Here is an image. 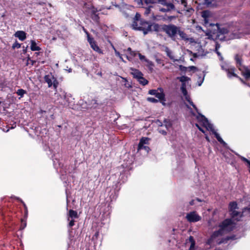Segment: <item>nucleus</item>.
Wrapping results in <instances>:
<instances>
[{"label": "nucleus", "mask_w": 250, "mask_h": 250, "mask_svg": "<svg viewBox=\"0 0 250 250\" xmlns=\"http://www.w3.org/2000/svg\"><path fill=\"white\" fill-rule=\"evenodd\" d=\"M156 25H159V24L141 18V15L137 12L133 18L130 27L134 30L142 31L144 35H146L149 32H158V31L155 29Z\"/></svg>", "instance_id": "nucleus-1"}, {"label": "nucleus", "mask_w": 250, "mask_h": 250, "mask_svg": "<svg viewBox=\"0 0 250 250\" xmlns=\"http://www.w3.org/2000/svg\"><path fill=\"white\" fill-rule=\"evenodd\" d=\"M155 29L158 31V32L163 31L165 32L167 36L171 38L172 40H175V37L177 34L179 27L173 24H159L156 25Z\"/></svg>", "instance_id": "nucleus-2"}, {"label": "nucleus", "mask_w": 250, "mask_h": 250, "mask_svg": "<svg viewBox=\"0 0 250 250\" xmlns=\"http://www.w3.org/2000/svg\"><path fill=\"white\" fill-rule=\"evenodd\" d=\"M235 223L231 219H226L221 222L219 227L224 232H229L232 231L234 228Z\"/></svg>", "instance_id": "nucleus-3"}, {"label": "nucleus", "mask_w": 250, "mask_h": 250, "mask_svg": "<svg viewBox=\"0 0 250 250\" xmlns=\"http://www.w3.org/2000/svg\"><path fill=\"white\" fill-rule=\"evenodd\" d=\"M155 1L154 3L164 6V7L159 8V11L162 12H168L175 9L174 5L170 2H167V0H155Z\"/></svg>", "instance_id": "nucleus-4"}, {"label": "nucleus", "mask_w": 250, "mask_h": 250, "mask_svg": "<svg viewBox=\"0 0 250 250\" xmlns=\"http://www.w3.org/2000/svg\"><path fill=\"white\" fill-rule=\"evenodd\" d=\"M44 81L48 84V87L53 86L54 89L56 90L59 85V82L51 73L45 75L44 77Z\"/></svg>", "instance_id": "nucleus-5"}, {"label": "nucleus", "mask_w": 250, "mask_h": 250, "mask_svg": "<svg viewBox=\"0 0 250 250\" xmlns=\"http://www.w3.org/2000/svg\"><path fill=\"white\" fill-rule=\"evenodd\" d=\"M186 219L189 222H196L201 219V217L195 211H191L187 213Z\"/></svg>", "instance_id": "nucleus-6"}, {"label": "nucleus", "mask_w": 250, "mask_h": 250, "mask_svg": "<svg viewBox=\"0 0 250 250\" xmlns=\"http://www.w3.org/2000/svg\"><path fill=\"white\" fill-rule=\"evenodd\" d=\"M87 42H89L90 47L93 50L99 54H103V51L100 48L96 42L94 40V39L93 37H91L88 39L87 40Z\"/></svg>", "instance_id": "nucleus-7"}, {"label": "nucleus", "mask_w": 250, "mask_h": 250, "mask_svg": "<svg viewBox=\"0 0 250 250\" xmlns=\"http://www.w3.org/2000/svg\"><path fill=\"white\" fill-rule=\"evenodd\" d=\"M224 234V233L219 228L218 230L214 231L212 233L210 237L208 239V243H211L214 239L219 236L223 235Z\"/></svg>", "instance_id": "nucleus-8"}, {"label": "nucleus", "mask_w": 250, "mask_h": 250, "mask_svg": "<svg viewBox=\"0 0 250 250\" xmlns=\"http://www.w3.org/2000/svg\"><path fill=\"white\" fill-rule=\"evenodd\" d=\"M235 68L234 66H230L228 68H225V71L227 73V76L231 78L232 77H238V76L234 73Z\"/></svg>", "instance_id": "nucleus-9"}, {"label": "nucleus", "mask_w": 250, "mask_h": 250, "mask_svg": "<svg viewBox=\"0 0 250 250\" xmlns=\"http://www.w3.org/2000/svg\"><path fill=\"white\" fill-rule=\"evenodd\" d=\"M14 36L21 41H23L26 39V33L23 31H17Z\"/></svg>", "instance_id": "nucleus-10"}, {"label": "nucleus", "mask_w": 250, "mask_h": 250, "mask_svg": "<svg viewBox=\"0 0 250 250\" xmlns=\"http://www.w3.org/2000/svg\"><path fill=\"white\" fill-rule=\"evenodd\" d=\"M159 89L161 90V92H157L156 93V94L155 95V97L157 98L160 101H162V103L163 105L165 104V101H166L165 98V94L164 93L163 89L162 88H159Z\"/></svg>", "instance_id": "nucleus-11"}, {"label": "nucleus", "mask_w": 250, "mask_h": 250, "mask_svg": "<svg viewBox=\"0 0 250 250\" xmlns=\"http://www.w3.org/2000/svg\"><path fill=\"white\" fill-rule=\"evenodd\" d=\"M196 119L198 122L202 124V125H205V123H208V119L201 113L198 112V115L196 116Z\"/></svg>", "instance_id": "nucleus-12"}, {"label": "nucleus", "mask_w": 250, "mask_h": 250, "mask_svg": "<svg viewBox=\"0 0 250 250\" xmlns=\"http://www.w3.org/2000/svg\"><path fill=\"white\" fill-rule=\"evenodd\" d=\"M132 71L133 72H131V74L133 78L136 79L137 80L143 77V74L138 69H133Z\"/></svg>", "instance_id": "nucleus-13"}, {"label": "nucleus", "mask_w": 250, "mask_h": 250, "mask_svg": "<svg viewBox=\"0 0 250 250\" xmlns=\"http://www.w3.org/2000/svg\"><path fill=\"white\" fill-rule=\"evenodd\" d=\"M79 218L78 212L76 210L73 209H70L68 214L67 220L69 221L70 218L71 219H77Z\"/></svg>", "instance_id": "nucleus-14"}, {"label": "nucleus", "mask_w": 250, "mask_h": 250, "mask_svg": "<svg viewBox=\"0 0 250 250\" xmlns=\"http://www.w3.org/2000/svg\"><path fill=\"white\" fill-rule=\"evenodd\" d=\"M202 16L204 19L205 23L206 25L208 24V18L210 16V12L208 10H204L202 13Z\"/></svg>", "instance_id": "nucleus-15"}, {"label": "nucleus", "mask_w": 250, "mask_h": 250, "mask_svg": "<svg viewBox=\"0 0 250 250\" xmlns=\"http://www.w3.org/2000/svg\"><path fill=\"white\" fill-rule=\"evenodd\" d=\"M177 34L179 35L181 39L184 41H188V37L187 34L183 31L181 30V28L179 27L178 31L177 32Z\"/></svg>", "instance_id": "nucleus-16"}, {"label": "nucleus", "mask_w": 250, "mask_h": 250, "mask_svg": "<svg viewBox=\"0 0 250 250\" xmlns=\"http://www.w3.org/2000/svg\"><path fill=\"white\" fill-rule=\"evenodd\" d=\"M30 42H31L30 49L32 51H40L41 50V47L37 46L35 41L31 40Z\"/></svg>", "instance_id": "nucleus-17"}, {"label": "nucleus", "mask_w": 250, "mask_h": 250, "mask_svg": "<svg viewBox=\"0 0 250 250\" xmlns=\"http://www.w3.org/2000/svg\"><path fill=\"white\" fill-rule=\"evenodd\" d=\"M90 17L98 26H100V17L98 14H91Z\"/></svg>", "instance_id": "nucleus-18"}, {"label": "nucleus", "mask_w": 250, "mask_h": 250, "mask_svg": "<svg viewBox=\"0 0 250 250\" xmlns=\"http://www.w3.org/2000/svg\"><path fill=\"white\" fill-rule=\"evenodd\" d=\"M181 4H182L186 10L188 12H193L194 9L191 7H188L187 0H180Z\"/></svg>", "instance_id": "nucleus-19"}, {"label": "nucleus", "mask_w": 250, "mask_h": 250, "mask_svg": "<svg viewBox=\"0 0 250 250\" xmlns=\"http://www.w3.org/2000/svg\"><path fill=\"white\" fill-rule=\"evenodd\" d=\"M235 238V236L233 235L230 236H227L225 238H223L221 239L220 241L218 242V244H221L222 243H226L229 240H234Z\"/></svg>", "instance_id": "nucleus-20"}, {"label": "nucleus", "mask_w": 250, "mask_h": 250, "mask_svg": "<svg viewBox=\"0 0 250 250\" xmlns=\"http://www.w3.org/2000/svg\"><path fill=\"white\" fill-rule=\"evenodd\" d=\"M43 55V53L42 52H35L34 53V55L37 57V61L39 63H41L42 64H43L45 62V61L44 60H42L41 56H42Z\"/></svg>", "instance_id": "nucleus-21"}, {"label": "nucleus", "mask_w": 250, "mask_h": 250, "mask_svg": "<svg viewBox=\"0 0 250 250\" xmlns=\"http://www.w3.org/2000/svg\"><path fill=\"white\" fill-rule=\"evenodd\" d=\"M205 125H203V126L205 127L208 130H210L212 132V133L215 131L213 128L212 125L209 122L208 120V123H205Z\"/></svg>", "instance_id": "nucleus-22"}, {"label": "nucleus", "mask_w": 250, "mask_h": 250, "mask_svg": "<svg viewBox=\"0 0 250 250\" xmlns=\"http://www.w3.org/2000/svg\"><path fill=\"white\" fill-rule=\"evenodd\" d=\"M235 60L237 67H239L242 65V59L238 54H236L235 56Z\"/></svg>", "instance_id": "nucleus-23"}, {"label": "nucleus", "mask_w": 250, "mask_h": 250, "mask_svg": "<svg viewBox=\"0 0 250 250\" xmlns=\"http://www.w3.org/2000/svg\"><path fill=\"white\" fill-rule=\"evenodd\" d=\"M26 218H21V225L19 229V230H22L26 227Z\"/></svg>", "instance_id": "nucleus-24"}, {"label": "nucleus", "mask_w": 250, "mask_h": 250, "mask_svg": "<svg viewBox=\"0 0 250 250\" xmlns=\"http://www.w3.org/2000/svg\"><path fill=\"white\" fill-rule=\"evenodd\" d=\"M186 87V83H181L180 90L184 96H187L188 94Z\"/></svg>", "instance_id": "nucleus-25"}, {"label": "nucleus", "mask_w": 250, "mask_h": 250, "mask_svg": "<svg viewBox=\"0 0 250 250\" xmlns=\"http://www.w3.org/2000/svg\"><path fill=\"white\" fill-rule=\"evenodd\" d=\"M177 79L179 80L182 83H186V82L190 80L189 77L185 76L177 77Z\"/></svg>", "instance_id": "nucleus-26"}, {"label": "nucleus", "mask_w": 250, "mask_h": 250, "mask_svg": "<svg viewBox=\"0 0 250 250\" xmlns=\"http://www.w3.org/2000/svg\"><path fill=\"white\" fill-rule=\"evenodd\" d=\"M238 208L237 204L236 202H231L229 204V211L236 209Z\"/></svg>", "instance_id": "nucleus-27"}, {"label": "nucleus", "mask_w": 250, "mask_h": 250, "mask_svg": "<svg viewBox=\"0 0 250 250\" xmlns=\"http://www.w3.org/2000/svg\"><path fill=\"white\" fill-rule=\"evenodd\" d=\"M16 93L18 95L20 96V97L19 98L20 99L21 98L23 97L25 94L27 93V91L23 89H19L17 91Z\"/></svg>", "instance_id": "nucleus-28"}, {"label": "nucleus", "mask_w": 250, "mask_h": 250, "mask_svg": "<svg viewBox=\"0 0 250 250\" xmlns=\"http://www.w3.org/2000/svg\"><path fill=\"white\" fill-rule=\"evenodd\" d=\"M149 139L147 137H142L140 140V146L142 145H146L148 144Z\"/></svg>", "instance_id": "nucleus-29"}, {"label": "nucleus", "mask_w": 250, "mask_h": 250, "mask_svg": "<svg viewBox=\"0 0 250 250\" xmlns=\"http://www.w3.org/2000/svg\"><path fill=\"white\" fill-rule=\"evenodd\" d=\"M137 81L139 82L140 84H142L143 86L147 84L148 83V81L143 77L141 78L140 79H138Z\"/></svg>", "instance_id": "nucleus-30"}, {"label": "nucleus", "mask_w": 250, "mask_h": 250, "mask_svg": "<svg viewBox=\"0 0 250 250\" xmlns=\"http://www.w3.org/2000/svg\"><path fill=\"white\" fill-rule=\"evenodd\" d=\"M216 25L218 27V29L219 30V33L222 34H226L229 33V31L227 28H220L218 27V24H216Z\"/></svg>", "instance_id": "nucleus-31"}, {"label": "nucleus", "mask_w": 250, "mask_h": 250, "mask_svg": "<svg viewBox=\"0 0 250 250\" xmlns=\"http://www.w3.org/2000/svg\"><path fill=\"white\" fill-rule=\"evenodd\" d=\"M242 74L246 79L250 78V70L248 68H247Z\"/></svg>", "instance_id": "nucleus-32"}, {"label": "nucleus", "mask_w": 250, "mask_h": 250, "mask_svg": "<svg viewBox=\"0 0 250 250\" xmlns=\"http://www.w3.org/2000/svg\"><path fill=\"white\" fill-rule=\"evenodd\" d=\"M229 211L231 217L233 218L237 217L240 213L239 211L235 210V209Z\"/></svg>", "instance_id": "nucleus-33"}, {"label": "nucleus", "mask_w": 250, "mask_h": 250, "mask_svg": "<svg viewBox=\"0 0 250 250\" xmlns=\"http://www.w3.org/2000/svg\"><path fill=\"white\" fill-rule=\"evenodd\" d=\"M215 0H204V4L207 6H211L213 2H215Z\"/></svg>", "instance_id": "nucleus-34"}, {"label": "nucleus", "mask_w": 250, "mask_h": 250, "mask_svg": "<svg viewBox=\"0 0 250 250\" xmlns=\"http://www.w3.org/2000/svg\"><path fill=\"white\" fill-rule=\"evenodd\" d=\"M145 62L147 63V66L148 67L150 70L152 69L153 66H154V63L150 61L148 59H145Z\"/></svg>", "instance_id": "nucleus-35"}, {"label": "nucleus", "mask_w": 250, "mask_h": 250, "mask_svg": "<svg viewBox=\"0 0 250 250\" xmlns=\"http://www.w3.org/2000/svg\"><path fill=\"white\" fill-rule=\"evenodd\" d=\"M21 47V44L19 43L17 41L13 44L12 45V48L13 49H15L16 48H20Z\"/></svg>", "instance_id": "nucleus-36"}, {"label": "nucleus", "mask_w": 250, "mask_h": 250, "mask_svg": "<svg viewBox=\"0 0 250 250\" xmlns=\"http://www.w3.org/2000/svg\"><path fill=\"white\" fill-rule=\"evenodd\" d=\"M147 100L148 102L152 103H158L159 102L158 100L154 98H152V97H148V98H147Z\"/></svg>", "instance_id": "nucleus-37"}, {"label": "nucleus", "mask_w": 250, "mask_h": 250, "mask_svg": "<svg viewBox=\"0 0 250 250\" xmlns=\"http://www.w3.org/2000/svg\"><path fill=\"white\" fill-rule=\"evenodd\" d=\"M166 52L167 56L171 59V60H174L173 56L171 55V53L170 51L168 49L167 47L166 48Z\"/></svg>", "instance_id": "nucleus-38"}, {"label": "nucleus", "mask_w": 250, "mask_h": 250, "mask_svg": "<svg viewBox=\"0 0 250 250\" xmlns=\"http://www.w3.org/2000/svg\"><path fill=\"white\" fill-rule=\"evenodd\" d=\"M83 30L84 31V32L85 33V34L86 35L87 40H88V39L92 37L91 36L90 34H89V33L87 31V30L84 27H83Z\"/></svg>", "instance_id": "nucleus-39"}, {"label": "nucleus", "mask_w": 250, "mask_h": 250, "mask_svg": "<svg viewBox=\"0 0 250 250\" xmlns=\"http://www.w3.org/2000/svg\"><path fill=\"white\" fill-rule=\"evenodd\" d=\"M23 207L24 208V217L27 218L28 216V209L25 203H23Z\"/></svg>", "instance_id": "nucleus-40"}, {"label": "nucleus", "mask_w": 250, "mask_h": 250, "mask_svg": "<svg viewBox=\"0 0 250 250\" xmlns=\"http://www.w3.org/2000/svg\"><path fill=\"white\" fill-rule=\"evenodd\" d=\"M217 140L223 146H225L227 145L225 141H224V140L220 136H219V138L217 139Z\"/></svg>", "instance_id": "nucleus-41"}, {"label": "nucleus", "mask_w": 250, "mask_h": 250, "mask_svg": "<svg viewBox=\"0 0 250 250\" xmlns=\"http://www.w3.org/2000/svg\"><path fill=\"white\" fill-rule=\"evenodd\" d=\"M152 7V6H148V7L146 8L145 9V11L144 12V14L147 16L150 13V11H151V9H150V8Z\"/></svg>", "instance_id": "nucleus-42"}, {"label": "nucleus", "mask_w": 250, "mask_h": 250, "mask_svg": "<svg viewBox=\"0 0 250 250\" xmlns=\"http://www.w3.org/2000/svg\"><path fill=\"white\" fill-rule=\"evenodd\" d=\"M98 10L97 8L94 7L93 6H92L91 14H97Z\"/></svg>", "instance_id": "nucleus-43"}, {"label": "nucleus", "mask_w": 250, "mask_h": 250, "mask_svg": "<svg viewBox=\"0 0 250 250\" xmlns=\"http://www.w3.org/2000/svg\"><path fill=\"white\" fill-rule=\"evenodd\" d=\"M158 90L155 89H151L148 91V94L152 95H156Z\"/></svg>", "instance_id": "nucleus-44"}, {"label": "nucleus", "mask_w": 250, "mask_h": 250, "mask_svg": "<svg viewBox=\"0 0 250 250\" xmlns=\"http://www.w3.org/2000/svg\"><path fill=\"white\" fill-rule=\"evenodd\" d=\"M75 220L74 219H71V220L70 221V222L68 223V227L71 228L72 227L75 225Z\"/></svg>", "instance_id": "nucleus-45"}, {"label": "nucleus", "mask_w": 250, "mask_h": 250, "mask_svg": "<svg viewBox=\"0 0 250 250\" xmlns=\"http://www.w3.org/2000/svg\"><path fill=\"white\" fill-rule=\"evenodd\" d=\"M179 69L181 71H184V72H186L187 70V67H186V66H184L182 65H179Z\"/></svg>", "instance_id": "nucleus-46"}, {"label": "nucleus", "mask_w": 250, "mask_h": 250, "mask_svg": "<svg viewBox=\"0 0 250 250\" xmlns=\"http://www.w3.org/2000/svg\"><path fill=\"white\" fill-rule=\"evenodd\" d=\"M195 126L197 127L199 130H200L202 133H205V130L198 124H195Z\"/></svg>", "instance_id": "nucleus-47"}, {"label": "nucleus", "mask_w": 250, "mask_h": 250, "mask_svg": "<svg viewBox=\"0 0 250 250\" xmlns=\"http://www.w3.org/2000/svg\"><path fill=\"white\" fill-rule=\"evenodd\" d=\"M155 0H144L145 2L148 4H153L154 3Z\"/></svg>", "instance_id": "nucleus-48"}, {"label": "nucleus", "mask_w": 250, "mask_h": 250, "mask_svg": "<svg viewBox=\"0 0 250 250\" xmlns=\"http://www.w3.org/2000/svg\"><path fill=\"white\" fill-rule=\"evenodd\" d=\"M138 55L139 57V59L141 60H144L145 61V59H146V57L145 56L142 55L141 53H138Z\"/></svg>", "instance_id": "nucleus-49"}, {"label": "nucleus", "mask_w": 250, "mask_h": 250, "mask_svg": "<svg viewBox=\"0 0 250 250\" xmlns=\"http://www.w3.org/2000/svg\"><path fill=\"white\" fill-rule=\"evenodd\" d=\"M27 61H30L31 63V65H34L35 63L36 62V61L31 60L29 57H28L27 58Z\"/></svg>", "instance_id": "nucleus-50"}, {"label": "nucleus", "mask_w": 250, "mask_h": 250, "mask_svg": "<svg viewBox=\"0 0 250 250\" xmlns=\"http://www.w3.org/2000/svg\"><path fill=\"white\" fill-rule=\"evenodd\" d=\"M159 131L160 133H161L163 135H166L167 134V132L166 130H162V129H159Z\"/></svg>", "instance_id": "nucleus-51"}, {"label": "nucleus", "mask_w": 250, "mask_h": 250, "mask_svg": "<svg viewBox=\"0 0 250 250\" xmlns=\"http://www.w3.org/2000/svg\"><path fill=\"white\" fill-rule=\"evenodd\" d=\"M188 68L190 69V70H196L197 69V68L195 66H190L188 67Z\"/></svg>", "instance_id": "nucleus-52"}, {"label": "nucleus", "mask_w": 250, "mask_h": 250, "mask_svg": "<svg viewBox=\"0 0 250 250\" xmlns=\"http://www.w3.org/2000/svg\"><path fill=\"white\" fill-rule=\"evenodd\" d=\"M129 54L132 57H135L137 54V53H136V52L134 51H132Z\"/></svg>", "instance_id": "nucleus-53"}, {"label": "nucleus", "mask_w": 250, "mask_h": 250, "mask_svg": "<svg viewBox=\"0 0 250 250\" xmlns=\"http://www.w3.org/2000/svg\"><path fill=\"white\" fill-rule=\"evenodd\" d=\"M144 146H145V145H142L140 146V143H139L138 144V150H139L143 149V147Z\"/></svg>", "instance_id": "nucleus-54"}, {"label": "nucleus", "mask_w": 250, "mask_h": 250, "mask_svg": "<svg viewBox=\"0 0 250 250\" xmlns=\"http://www.w3.org/2000/svg\"><path fill=\"white\" fill-rule=\"evenodd\" d=\"M212 133L214 135L216 139H218L220 136L219 134L217 132H216V131H214Z\"/></svg>", "instance_id": "nucleus-55"}, {"label": "nucleus", "mask_w": 250, "mask_h": 250, "mask_svg": "<svg viewBox=\"0 0 250 250\" xmlns=\"http://www.w3.org/2000/svg\"><path fill=\"white\" fill-rule=\"evenodd\" d=\"M195 245V242H192L189 248V250H192Z\"/></svg>", "instance_id": "nucleus-56"}, {"label": "nucleus", "mask_w": 250, "mask_h": 250, "mask_svg": "<svg viewBox=\"0 0 250 250\" xmlns=\"http://www.w3.org/2000/svg\"><path fill=\"white\" fill-rule=\"evenodd\" d=\"M185 97V99L188 102H189L191 100H190V98L189 97V96L188 95V94H187V96H184Z\"/></svg>", "instance_id": "nucleus-57"}, {"label": "nucleus", "mask_w": 250, "mask_h": 250, "mask_svg": "<svg viewBox=\"0 0 250 250\" xmlns=\"http://www.w3.org/2000/svg\"><path fill=\"white\" fill-rule=\"evenodd\" d=\"M241 160L245 163H247L248 162L249 160L245 157H242Z\"/></svg>", "instance_id": "nucleus-58"}, {"label": "nucleus", "mask_w": 250, "mask_h": 250, "mask_svg": "<svg viewBox=\"0 0 250 250\" xmlns=\"http://www.w3.org/2000/svg\"><path fill=\"white\" fill-rule=\"evenodd\" d=\"M143 149L146 150V151H148L149 149V147L147 146H145L143 147Z\"/></svg>", "instance_id": "nucleus-59"}, {"label": "nucleus", "mask_w": 250, "mask_h": 250, "mask_svg": "<svg viewBox=\"0 0 250 250\" xmlns=\"http://www.w3.org/2000/svg\"><path fill=\"white\" fill-rule=\"evenodd\" d=\"M220 48V45L218 43H216L215 45V51H217L218 50V49Z\"/></svg>", "instance_id": "nucleus-60"}, {"label": "nucleus", "mask_w": 250, "mask_h": 250, "mask_svg": "<svg viewBox=\"0 0 250 250\" xmlns=\"http://www.w3.org/2000/svg\"><path fill=\"white\" fill-rule=\"evenodd\" d=\"M189 240L191 242V243L192 242H195L194 240V239H193V237L192 236H190L189 237Z\"/></svg>", "instance_id": "nucleus-61"}, {"label": "nucleus", "mask_w": 250, "mask_h": 250, "mask_svg": "<svg viewBox=\"0 0 250 250\" xmlns=\"http://www.w3.org/2000/svg\"><path fill=\"white\" fill-rule=\"evenodd\" d=\"M236 78H238L242 83H245V82H244V81L241 78H240L239 76H238V77H236Z\"/></svg>", "instance_id": "nucleus-62"}, {"label": "nucleus", "mask_w": 250, "mask_h": 250, "mask_svg": "<svg viewBox=\"0 0 250 250\" xmlns=\"http://www.w3.org/2000/svg\"><path fill=\"white\" fill-rule=\"evenodd\" d=\"M192 106L195 109V110L198 113V109L197 107L196 106V105L194 104L193 105H192Z\"/></svg>", "instance_id": "nucleus-63"}, {"label": "nucleus", "mask_w": 250, "mask_h": 250, "mask_svg": "<svg viewBox=\"0 0 250 250\" xmlns=\"http://www.w3.org/2000/svg\"><path fill=\"white\" fill-rule=\"evenodd\" d=\"M194 204V200H192L191 201H190L189 202V205L190 206H193Z\"/></svg>", "instance_id": "nucleus-64"}]
</instances>
